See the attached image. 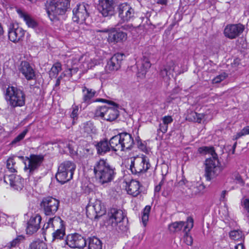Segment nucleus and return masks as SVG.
<instances>
[{
    "label": "nucleus",
    "mask_w": 249,
    "mask_h": 249,
    "mask_svg": "<svg viewBox=\"0 0 249 249\" xmlns=\"http://www.w3.org/2000/svg\"><path fill=\"white\" fill-rule=\"evenodd\" d=\"M201 154H210L211 157L206 160L205 177L207 181H210L218 176L222 170V167L213 147L203 146L198 148Z\"/></svg>",
    "instance_id": "1"
},
{
    "label": "nucleus",
    "mask_w": 249,
    "mask_h": 249,
    "mask_svg": "<svg viewBox=\"0 0 249 249\" xmlns=\"http://www.w3.org/2000/svg\"><path fill=\"white\" fill-rule=\"evenodd\" d=\"M93 172L97 182L104 186H107L111 182L116 175L115 168L104 159L95 162Z\"/></svg>",
    "instance_id": "2"
},
{
    "label": "nucleus",
    "mask_w": 249,
    "mask_h": 249,
    "mask_svg": "<svg viewBox=\"0 0 249 249\" xmlns=\"http://www.w3.org/2000/svg\"><path fill=\"white\" fill-rule=\"evenodd\" d=\"M70 0H47L45 9L49 18L53 21L70 9Z\"/></svg>",
    "instance_id": "3"
},
{
    "label": "nucleus",
    "mask_w": 249,
    "mask_h": 249,
    "mask_svg": "<svg viewBox=\"0 0 249 249\" xmlns=\"http://www.w3.org/2000/svg\"><path fill=\"white\" fill-rule=\"evenodd\" d=\"M134 144L132 135L127 132L120 133L112 137L109 141V144L114 151H125L130 149Z\"/></svg>",
    "instance_id": "4"
},
{
    "label": "nucleus",
    "mask_w": 249,
    "mask_h": 249,
    "mask_svg": "<svg viewBox=\"0 0 249 249\" xmlns=\"http://www.w3.org/2000/svg\"><path fill=\"white\" fill-rule=\"evenodd\" d=\"M5 98L12 107H22L25 103V94L19 89L14 86H8L6 89Z\"/></svg>",
    "instance_id": "5"
},
{
    "label": "nucleus",
    "mask_w": 249,
    "mask_h": 249,
    "mask_svg": "<svg viewBox=\"0 0 249 249\" xmlns=\"http://www.w3.org/2000/svg\"><path fill=\"white\" fill-rule=\"evenodd\" d=\"M75 168V164L71 161H65L61 163L55 175L57 181L63 184L71 180Z\"/></svg>",
    "instance_id": "6"
},
{
    "label": "nucleus",
    "mask_w": 249,
    "mask_h": 249,
    "mask_svg": "<svg viewBox=\"0 0 249 249\" xmlns=\"http://www.w3.org/2000/svg\"><path fill=\"white\" fill-rule=\"evenodd\" d=\"M96 101L106 102V100L103 99H99ZM107 103L113 105V107H109L104 106L99 107L96 110L95 115L107 121L111 122L115 120L119 115V111L117 109L118 105L112 101H107Z\"/></svg>",
    "instance_id": "7"
},
{
    "label": "nucleus",
    "mask_w": 249,
    "mask_h": 249,
    "mask_svg": "<svg viewBox=\"0 0 249 249\" xmlns=\"http://www.w3.org/2000/svg\"><path fill=\"white\" fill-rule=\"evenodd\" d=\"M150 164L147 157L144 155L131 158L130 170L134 175L145 173L150 168Z\"/></svg>",
    "instance_id": "8"
},
{
    "label": "nucleus",
    "mask_w": 249,
    "mask_h": 249,
    "mask_svg": "<svg viewBox=\"0 0 249 249\" xmlns=\"http://www.w3.org/2000/svg\"><path fill=\"white\" fill-rule=\"evenodd\" d=\"M59 205V201L56 199L48 196L44 197L41 203L40 207L46 215H52L57 211Z\"/></svg>",
    "instance_id": "9"
},
{
    "label": "nucleus",
    "mask_w": 249,
    "mask_h": 249,
    "mask_svg": "<svg viewBox=\"0 0 249 249\" xmlns=\"http://www.w3.org/2000/svg\"><path fill=\"white\" fill-rule=\"evenodd\" d=\"M24 170L32 175L40 166L43 160L41 155H31L30 157H25Z\"/></svg>",
    "instance_id": "10"
},
{
    "label": "nucleus",
    "mask_w": 249,
    "mask_h": 249,
    "mask_svg": "<svg viewBox=\"0 0 249 249\" xmlns=\"http://www.w3.org/2000/svg\"><path fill=\"white\" fill-rule=\"evenodd\" d=\"M64 242L71 248L83 249L87 244L85 238L77 233L68 235Z\"/></svg>",
    "instance_id": "11"
},
{
    "label": "nucleus",
    "mask_w": 249,
    "mask_h": 249,
    "mask_svg": "<svg viewBox=\"0 0 249 249\" xmlns=\"http://www.w3.org/2000/svg\"><path fill=\"white\" fill-rule=\"evenodd\" d=\"M193 226V219L191 217H188L185 222L180 221L171 223L168 226V229L170 232L174 233L178 232L182 230L183 232L190 231Z\"/></svg>",
    "instance_id": "12"
},
{
    "label": "nucleus",
    "mask_w": 249,
    "mask_h": 249,
    "mask_svg": "<svg viewBox=\"0 0 249 249\" xmlns=\"http://www.w3.org/2000/svg\"><path fill=\"white\" fill-rule=\"evenodd\" d=\"M52 228L54 231L53 233V240H61L65 235V226L63 221L59 216H54Z\"/></svg>",
    "instance_id": "13"
},
{
    "label": "nucleus",
    "mask_w": 249,
    "mask_h": 249,
    "mask_svg": "<svg viewBox=\"0 0 249 249\" xmlns=\"http://www.w3.org/2000/svg\"><path fill=\"white\" fill-rule=\"evenodd\" d=\"M117 0H100L98 5L100 13L105 17L114 14Z\"/></svg>",
    "instance_id": "14"
},
{
    "label": "nucleus",
    "mask_w": 249,
    "mask_h": 249,
    "mask_svg": "<svg viewBox=\"0 0 249 249\" xmlns=\"http://www.w3.org/2000/svg\"><path fill=\"white\" fill-rule=\"evenodd\" d=\"M119 17L123 22L130 21L134 18V10L126 3L119 4L117 7Z\"/></svg>",
    "instance_id": "15"
},
{
    "label": "nucleus",
    "mask_w": 249,
    "mask_h": 249,
    "mask_svg": "<svg viewBox=\"0 0 249 249\" xmlns=\"http://www.w3.org/2000/svg\"><path fill=\"white\" fill-rule=\"evenodd\" d=\"M245 29L242 24H231L227 25L224 30L225 36L230 39H234L242 34Z\"/></svg>",
    "instance_id": "16"
},
{
    "label": "nucleus",
    "mask_w": 249,
    "mask_h": 249,
    "mask_svg": "<svg viewBox=\"0 0 249 249\" xmlns=\"http://www.w3.org/2000/svg\"><path fill=\"white\" fill-rule=\"evenodd\" d=\"M72 20L77 23H83L89 16L86 4H79L73 9Z\"/></svg>",
    "instance_id": "17"
},
{
    "label": "nucleus",
    "mask_w": 249,
    "mask_h": 249,
    "mask_svg": "<svg viewBox=\"0 0 249 249\" xmlns=\"http://www.w3.org/2000/svg\"><path fill=\"white\" fill-rule=\"evenodd\" d=\"M102 32H108V41L109 42L117 43L124 41L127 38V34L122 31H117L115 28L110 30L99 31Z\"/></svg>",
    "instance_id": "18"
},
{
    "label": "nucleus",
    "mask_w": 249,
    "mask_h": 249,
    "mask_svg": "<svg viewBox=\"0 0 249 249\" xmlns=\"http://www.w3.org/2000/svg\"><path fill=\"white\" fill-rule=\"evenodd\" d=\"M4 181L9 183L11 187L18 191L22 190L24 186L23 178L15 174H5L4 176Z\"/></svg>",
    "instance_id": "19"
},
{
    "label": "nucleus",
    "mask_w": 249,
    "mask_h": 249,
    "mask_svg": "<svg viewBox=\"0 0 249 249\" xmlns=\"http://www.w3.org/2000/svg\"><path fill=\"white\" fill-rule=\"evenodd\" d=\"M41 217L38 214L32 216L27 223L26 231L28 234H32L37 231L40 228Z\"/></svg>",
    "instance_id": "20"
},
{
    "label": "nucleus",
    "mask_w": 249,
    "mask_h": 249,
    "mask_svg": "<svg viewBox=\"0 0 249 249\" xmlns=\"http://www.w3.org/2000/svg\"><path fill=\"white\" fill-rule=\"evenodd\" d=\"M126 215L121 210H117L113 209L111 210V215L110 216V220L112 221V223L115 225H118L119 228L122 230H125L126 226L121 228V223L124 222Z\"/></svg>",
    "instance_id": "21"
},
{
    "label": "nucleus",
    "mask_w": 249,
    "mask_h": 249,
    "mask_svg": "<svg viewBox=\"0 0 249 249\" xmlns=\"http://www.w3.org/2000/svg\"><path fill=\"white\" fill-rule=\"evenodd\" d=\"M25 31L21 27H10L8 31L9 39L13 42H18L21 40L24 36Z\"/></svg>",
    "instance_id": "22"
},
{
    "label": "nucleus",
    "mask_w": 249,
    "mask_h": 249,
    "mask_svg": "<svg viewBox=\"0 0 249 249\" xmlns=\"http://www.w3.org/2000/svg\"><path fill=\"white\" fill-rule=\"evenodd\" d=\"M124 54L117 53L115 54L107 62L106 68L109 71L118 70L121 67L122 61L123 59Z\"/></svg>",
    "instance_id": "23"
},
{
    "label": "nucleus",
    "mask_w": 249,
    "mask_h": 249,
    "mask_svg": "<svg viewBox=\"0 0 249 249\" xmlns=\"http://www.w3.org/2000/svg\"><path fill=\"white\" fill-rule=\"evenodd\" d=\"M19 71L27 80H32L35 77V71L28 62L24 61L21 63Z\"/></svg>",
    "instance_id": "24"
},
{
    "label": "nucleus",
    "mask_w": 249,
    "mask_h": 249,
    "mask_svg": "<svg viewBox=\"0 0 249 249\" xmlns=\"http://www.w3.org/2000/svg\"><path fill=\"white\" fill-rule=\"evenodd\" d=\"M205 190V186L202 183L196 182L192 185L186 191L187 195L191 197L202 194Z\"/></svg>",
    "instance_id": "25"
},
{
    "label": "nucleus",
    "mask_w": 249,
    "mask_h": 249,
    "mask_svg": "<svg viewBox=\"0 0 249 249\" xmlns=\"http://www.w3.org/2000/svg\"><path fill=\"white\" fill-rule=\"evenodd\" d=\"M17 13L19 17L23 18L28 27L36 28L38 26L37 22L27 13L20 9L17 10Z\"/></svg>",
    "instance_id": "26"
},
{
    "label": "nucleus",
    "mask_w": 249,
    "mask_h": 249,
    "mask_svg": "<svg viewBox=\"0 0 249 249\" xmlns=\"http://www.w3.org/2000/svg\"><path fill=\"white\" fill-rule=\"evenodd\" d=\"M175 71V64L173 61L169 62L162 70H161L160 75L168 81L171 77L173 76V72Z\"/></svg>",
    "instance_id": "27"
},
{
    "label": "nucleus",
    "mask_w": 249,
    "mask_h": 249,
    "mask_svg": "<svg viewBox=\"0 0 249 249\" xmlns=\"http://www.w3.org/2000/svg\"><path fill=\"white\" fill-rule=\"evenodd\" d=\"M83 102L87 104L91 103V99L93 98L96 93L93 89L87 88L86 86L82 87Z\"/></svg>",
    "instance_id": "28"
},
{
    "label": "nucleus",
    "mask_w": 249,
    "mask_h": 249,
    "mask_svg": "<svg viewBox=\"0 0 249 249\" xmlns=\"http://www.w3.org/2000/svg\"><path fill=\"white\" fill-rule=\"evenodd\" d=\"M140 187L139 181L132 180L126 187V190L129 195L133 196H136L140 193Z\"/></svg>",
    "instance_id": "29"
},
{
    "label": "nucleus",
    "mask_w": 249,
    "mask_h": 249,
    "mask_svg": "<svg viewBox=\"0 0 249 249\" xmlns=\"http://www.w3.org/2000/svg\"><path fill=\"white\" fill-rule=\"evenodd\" d=\"M143 59L142 60L141 66L139 64L137 65L138 69V73L139 74H141L142 76H144L146 74L147 70L151 67V63L146 56H143ZM141 76V75H139Z\"/></svg>",
    "instance_id": "30"
},
{
    "label": "nucleus",
    "mask_w": 249,
    "mask_h": 249,
    "mask_svg": "<svg viewBox=\"0 0 249 249\" xmlns=\"http://www.w3.org/2000/svg\"><path fill=\"white\" fill-rule=\"evenodd\" d=\"M92 209L95 212V218H98L106 213V209L104 205L100 200H96L94 203Z\"/></svg>",
    "instance_id": "31"
},
{
    "label": "nucleus",
    "mask_w": 249,
    "mask_h": 249,
    "mask_svg": "<svg viewBox=\"0 0 249 249\" xmlns=\"http://www.w3.org/2000/svg\"><path fill=\"white\" fill-rule=\"evenodd\" d=\"M96 148L97 150L98 154L100 155H104L107 152L110 151L111 148L109 142L107 141H101L98 142L96 145Z\"/></svg>",
    "instance_id": "32"
},
{
    "label": "nucleus",
    "mask_w": 249,
    "mask_h": 249,
    "mask_svg": "<svg viewBox=\"0 0 249 249\" xmlns=\"http://www.w3.org/2000/svg\"><path fill=\"white\" fill-rule=\"evenodd\" d=\"M88 248L89 249H102V242L97 237H90L89 238Z\"/></svg>",
    "instance_id": "33"
},
{
    "label": "nucleus",
    "mask_w": 249,
    "mask_h": 249,
    "mask_svg": "<svg viewBox=\"0 0 249 249\" xmlns=\"http://www.w3.org/2000/svg\"><path fill=\"white\" fill-rule=\"evenodd\" d=\"M62 70V65L60 63L57 62L54 63L52 66L51 70L49 71V76L50 78H55L59 72Z\"/></svg>",
    "instance_id": "34"
},
{
    "label": "nucleus",
    "mask_w": 249,
    "mask_h": 249,
    "mask_svg": "<svg viewBox=\"0 0 249 249\" xmlns=\"http://www.w3.org/2000/svg\"><path fill=\"white\" fill-rule=\"evenodd\" d=\"M28 249H47V245L43 241L37 240L33 241Z\"/></svg>",
    "instance_id": "35"
},
{
    "label": "nucleus",
    "mask_w": 249,
    "mask_h": 249,
    "mask_svg": "<svg viewBox=\"0 0 249 249\" xmlns=\"http://www.w3.org/2000/svg\"><path fill=\"white\" fill-rule=\"evenodd\" d=\"M230 238L234 240L242 241L244 239V236L242 231L240 230H233L230 232Z\"/></svg>",
    "instance_id": "36"
},
{
    "label": "nucleus",
    "mask_w": 249,
    "mask_h": 249,
    "mask_svg": "<svg viewBox=\"0 0 249 249\" xmlns=\"http://www.w3.org/2000/svg\"><path fill=\"white\" fill-rule=\"evenodd\" d=\"M83 129L87 134L93 133L95 130L93 124L90 121L83 124Z\"/></svg>",
    "instance_id": "37"
},
{
    "label": "nucleus",
    "mask_w": 249,
    "mask_h": 249,
    "mask_svg": "<svg viewBox=\"0 0 249 249\" xmlns=\"http://www.w3.org/2000/svg\"><path fill=\"white\" fill-rule=\"evenodd\" d=\"M151 210V206L149 205H147L145 207L143 210L142 215V222L144 225L145 226L147 222L149 219V214Z\"/></svg>",
    "instance_id": "38"
},
{
    "label": "nucleus",
    "mask_w": 249,
    "mask_h": 249,
    "mask_svg": "<svg viewBox=\"0 0 249 249\" xmlns=\"http://www.w3.org/2000/svg\"><path fill=\"white\" fill-rule=\"evenodd\" d=\"M16 162L13 158H10L7 160V168L8 171L11 173H14L17 172L16 168H15Z\"/></svg>",
    "instance_id": "39"
},
{
    "label": "nucleus",
    "mask_w": 249,
    "mask_h": 249,
    "mask_svg": "<svg viewBox=\"0 0 249 249\" xmlns=\"http://www.w3.org/2000/svg\"><path fill=\"white\" fill-rule=\"evenodd\" d=\"M29 129L27 128H26L22 132L19 134L18 136H17L12 142V144L16 143L20 141H21L25 137L26 134L28 132Z\"/></svg>",
    "instance_id": "40"
},
{
    "label": "nucleus",
    "mask_w": 249,
    "mask_h": 249,
    "mask_svg": "<svg viewBox=\"0 0 249 249\" xmlns=\"http://www.w3.org/2000/svg\"><path fill=\"white\" fill-rule=\"evenodd\" d=\"M189 231H185L183 236V242L187 245L191 246L193 244V239L192 237L188 233Z\"/></svg>",
    "instance_id": "41"
},
{
    "label": "nucleus",
    "mask_w": 249,
    "mask_h": 249,
    "mask_svg": "<svg viewBox=\"0 0 249 249\" xmlns=\"http://www.w3.org/2000/svg\"><path fill=\"white\" fill-rule=\"evenodd\" d=\"M24 237L22 235H18L16 238L10 242L11 247H15L18 246L21 241L24 240Z\"/></svg>",
    "instance_id": "42"
},
{
    "label": "nucleus",
    "mask_w": 249,
    "mask_h": 249,
    "mask_svg": "<svg viewBox=\"0 0 249 249\" xmlns=\"http://www.w3.org/2000/svg\"><path fill=\"white\" fill-rule=\"evenodd\" d=\"M227 77V74L224 72L216 77H215L213 80V83H218L221 81L224 80Z\"/></svg>",
    "instance_id": "43"
},
{
    "label": "nucleus",
    "mask_w": 249,
    "mask_h": 249,
    "mask_svg": "<svg viewBox=\"0 0 249 249\" xmlns=\"http://www.w3.org/2000/svg\"><path fill=\"white\" fill-rule=\"evenodd\" d=\"M136 142L138 147L143 151L146 150L145 144L142 142L139 138L136 139Z\"/></svg>",
    "instance_id": "44"
},
{
    "label": "nucleus",
    "mask_w": 249,
    "mask_h": 249,
    "mask_svg": "<svg viewBox=\"0 0 249 249\" xmlns=\"http://www.w3.org/2000/svg\"><path fill=\"white\" fill-rule=\"evenodd\" d=\"M162 123L168 126V124L172 123L173 119L171 116H165L162 119Z\"/></svg>",
    "instance_id": "45"
},
{
    "label": "nucleus",
    "mask_w": 249,
    "mask_h": 249,
    "mask_svg": "<svg viewBox=\"0 0 249 249\" xmlns=\"http://www.w3.org/2000/svg\"><path fill=\"white\" fill-rule=\"evenodd\" d=\"M78 71V68L77 67H72L71 68H69L67 71H66L65 72L67 73L69 76L71 77L73 74L77 73Z\"/></svg>",
    "instance_id": "46"
},
{
    "label": "nucleus",
    "mask_w": 249,
    "mask_h": 249,
    "mask_svg": "<svg viewBox=\"0 0 249 249\" xmlns=\"http://www.w3.org/2000/svg\"><path fill=\"white\" fill-rule=\"evenodd\" d=\"M192 114L195 115L196 119L194 118L193 120L194 122L200 123L202 119L204 118V115L201 113H197L196 112H192Z\"/></svg>",
    "instance_id": "47"
},
{
    "label": "nucleus",
    "mask_w": 249,
    "mask_h": 249,
    "mask_svg": "<svg viewBox=\"0 0 249 249\" xmlns=\"http://www.w3.org/2000/svg\"><path fill=\"white\" fill-rule=\"evenodd\" d=\"M78 107L77 106L73 107L72 111L71 114V118L73 120L77 119L78 116Z\"/></svg>",
    "instance_id": "48"
},
{
    "label": "nucleus",
    "mask_w": 249,
    "mask_h": 249,
    "mask_svg": "<svg viewBox=\"0 0 249 249\" xmlns=\"http://www.w3.org/2000/svg\"><path fill=\"white\" fill-rule=\"evenodd\" d=\"M168 128V126L163 123H160L159 124V128L158 129V131H160L163 133H165L167 131Z\"/></svg>",
    "instance_id": "49"
},
{
    "label": "nucleus",
    "mask_w": 249,
    "mask_h": 249,
    "mask_svg": "<svg viewBox=\"0 0 249 249\" xmlns=\"http://www.w3.org/2000/svg\"><path fill=\"white\" fill-rule=\"evenodd\" d=\"M122 28L124 30L131 31L134 29V27L132 24H125L122 26Z\"/></svg>",
    "instance_id": "50"
},
{
    "label": "nucleus",
    "mask_w": 249,
    "mask_h": 249,
    "mask_svg": "<svg viewBox=\"0 0 249 249\" xmlns=\"http://www.w3.org/2000/svg\"><path fill=\"white\" fill-rule=\"evenodd\" d=\"M243 203L244 208L246 209L247 212L249 213V198L245 199L243 200Z\"/></svg>",
    "instance_id": "51"
},
{
    "label": "nucleus",
    "mask_w": 249,
    "mask_h": 249,
    "mask_svg": "<svg viewBox=\"0 0 249 249\" xmlns=\"http://www.w3.org/2000/svg\"><path fill=\"white\" fill-rule=\"evenodd\" d=\"M246 132L245 131V130L244 128L241 130V131L236 134V135L235 136V139L237 140L240 138L241 137L246 135Z\"/></svg>",
    "instance_id": "52"
},
{
    "label": "nucleus",
    "mask_w": 249,
    "mask_h": 249,
    "mask_svg": "<svg viewBox=\"0 0 249 249\" xmlns=\"http://www.w3.org/2000/svg\"><path fill=\"white\" fill-rule=\"evenodd\" d=\"M53 219H54V217H53L52 218H50V219L49 220V221L48 222L47 224H44L43 229H44V230L47 229L48 228H49L50 227H52V224L53 223Z\"/></svg>",
    "instance_id": "53"
},
{
    "label": "nucleus",
    "mask_w": 249,
    "mask_h": 249,
    "mask_svg": "<svg viewBox=\"0 0 249 249\" xmlns=\"http://www.w3.org/2000/svg\"><path fill=\"white\" fill-rule=\"evenodd\" d=\"M192 111L187 116V119L189 121L194 122V120H193L194 118L196 119V117L195 115H194L192 114Z\"/></svg>",
    "instance_id": "54"
},
{
    "label": "nucleus",
    "mask_w": 249,
    "mask_h": 249,
    "mask_svg": "<svg viewBox=\"0 0 249 249\" xmlns=\"http://www.w3.org/2000/svg\"><path fill=\"white\" fill-rule=\"evenodd\" d=\"M162 185V182H160L159 185H157L155 188V192L159 193L161 189V187Z\"/></svg>",
    "instance_id": "55"
},
{
    "label": "nucleus",
    "mask_w": 249,
    "mask_h": 249,
    "mask_svg": "<svg viewBox=\"0 0 249 249\" xmlns=\"http://www.w3.org/2000/svg\"><path fill=\"white\" fill-rule=\"evenodd\" d=\"M244 244L242 243H238L235 247V249H244Z\"/></svg>",
    "instance_id": "56"
},
{
    "label": "nucleus",
    "mask_w": 249,
    "mask_h": 249,
    "mask_svg": "<svg viewBox=\"0 0 249 249\" xmlns=\"http://www.w3.org/2000/svg\"><path fill=\"white\" fill-rule=\"evenodd\" d=\"M159 4L162 5H166L167 3V0H155Z\"/></svg>",
    "instance_id": "57"
},
{
    "label": "nucleus",
    "mask_w": 249,
    "mask_h": 249,
    "mask_svg": "<svg viewBox=\"0 0 249 249\" xmlns=\"http://www.w3.org/2000/svg\"><path fill=\"white\" fill-rule=\"evenodd\" d=\"M226 193H227V191L225 190H224L222 192L221 194L220 199L221 201L224 200Z\"/></svg>",
    "instance_id": "58"
},
{
    "label": "nucleus",
    "mask_w": 249,
    "mask_h": 249,
    "mask_svg": "<svg viewBox=\"0 0 249 249\" xmlns=\"http://www.w3.org/2000/svg\"><path fill=\"white\" fill-rule=\"evenodd\" d=\"M66 75H68L67 74V73L66 72H63L62 73L60 76L58 77V79H59V80L61 81V80L64 77H65Z\"/></svg>",
    "instance_id": "59"
},
{
    "label": "nucleus",
    "mask_w": 249,
    "mask_h": 249,
    "mask_svg": "<svg viewBox=\"0 0 249 249\" xmlns=\"http://www.w3.org/2000/svg\"><path fill=\"white\" fill-rule=\"evenodd\" d=\"M246 135L249 134V126L244 127Z\"/></svg>",
    "instance_id": "60"
},
{
    "label": "nucleus",
    "mask_w": 249,
    "mask_h": 249,
    "mask_svg": "<svg viewBox=\"0 0 249 249\" xmlns=\"http://www.w3.org/2000/svg\"><path fill=\"white\" fill-rule=\"evenodd\" d=\"M60 80H59V79H57V80L56 81V83L54 85L55 87H58L60 85Z\"/></svg>",
    "instance_id": "61"
},
{
    "label": "nucleus",
    "mask_w": 249,
    "mask_h": 249,
    "mask_svg": "<svg viewBox=\"0 0 249 249\" xmlns=\"http://www.w3.org/2000/svg\"><path fill=\"white\" fill-rule=\"evenodd\" d=\"M236 179L239 182L242 180L241 178L239 175H237V176L236 177Z\"/></svg>",
    "instance_id": "62"
},
{
    "label": "nucleus",
    "mask_w": 249,
    "mask_h": 249,
    "mask_svg": "<svg viewBox=\"0 0 249 249\" xmlns=\"http://www.w3.org/2000/svg\"><path fill=\"white\" fill-rule=\"evenodd\" d=\"M3 33V28H2L1 24H0V36L2 35Z\"/></svg>",
    "instance_id": "63"
},
{
    "label": "nucleus",
    "mask_w": 249,
    "mask_h": 249,
    "mask_svg": "<svg viewBox=\"0 0 249 249\" xmlns=\"http://www.w3.org/2000/svg\"><path fill=\"white\" fill-rule=\"evenodd\" d=\"M237 142H235L234 144L233 145V149H234L235 148Z\"/></svg>",
    "instance_id": "64"
}]
</instances>
